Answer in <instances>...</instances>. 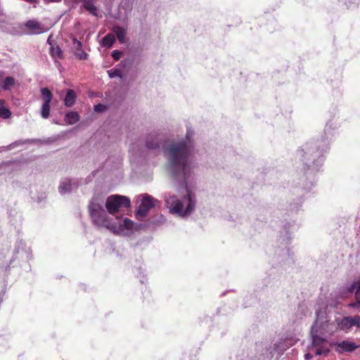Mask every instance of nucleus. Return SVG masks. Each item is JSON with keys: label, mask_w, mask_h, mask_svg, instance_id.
<instances>
[{"label": "nucleus", "mask_w": 360, "mask_h": 360, "mask_svg": "<svg viewBox=\"0 0 360 360\" xmlns=\"http://www.w3.org/2000/svg\"><path fill=\"white\" fill-rule=\"evenodd\" d=\"M193 131L187 130L184 138L174 141L163 146V152L168 160V169L174 179L182 184L176 193H168L165 195L167 207L171 214L181 217L190 215L195 208L196 196L187 184L193 171L191 152L193 144Z\"/></svg>", "instance_id": "1"}, {"label": "nucleus", "mask_w": 360, "mask_h": 360, "mask_svg": "<svg viewBox=\"0 0 360 360\" xmlns=\"http://www.w3.org/2000/svg\"><path fill=\"white\" fill-rule=\"evenodd\" d=\"M316 317L311 327V344L308 346L304 359L309 360L314 356L326 355L329 352V338L336 332L334 320L325 310H316Z\"/></svg>", "instance_id": "2"}, {"label": "nucleus", "mask_w": 360, "mask_h": 360, "mask_svg": "<svg viewBox=\"0 0 360 360\" xmlns=\"http://www.w3.org/2000/svg\"><path fill=\"white\" fill-rule=\"evenodd\" d=\"M103 204L104 200L100 196H94L91 200L89 212L94 224L118 234L127 236L131 233L134 229V222L128 218H109L103 208Z\"/></svg>", "instance_id": "3"}, {"label": "nucleus", "mask_w": 360, "mask_h": 360, "mask_svg": "<svg viewBox=\"0 0 360 360\" xmlns=\"http://www.w3.org/2000/svg\"><path fill=\"white\" fill-rule=\"evenodd\" d=\"M326 139H314L306 142L297 151V157L306 167L316 171L323 162V153L328 149Z\"/></svg>", "instance_id": "4"}, {"label": "nucleus", "mask_w": 360, "mask_h": 360, "mask_svg": "<svg viewBox=\"0 0 360 360\" xmlns=\"http://www.w3.org/2000/svg\"><path fill=\"white\" fill-rule=\"evenodd\" d=\"M32 250L22 240H18L12 250L3 249L0 252V267L7 269L15 261H28Z\"/></svg>", "instance_id": "5"}, {"label": "nucleus", "mask_w": 360, "mask_h": 360, "mask_svg": "<svg viewBox=\"0 0 360 360\" xmlns=\"http://www.w3.org/2000/svg\"><path fill=\"white\" fill-rule=\"evenodd\" d=\"M138 209L136 212V218L141 220L146 217L148 211L160 204V202L151 195L144 193L140 195L137 198Z\"/></svg>", "instance_id": "6"}, {"label": "nucleus", "mask_w": 360, "mask_h": 360, "mask_svg": "<svg viewBox=\"0 0 360 360\" xmlns=\"http://www.w3.org/2000/svg\"><path fill=\"white\" fill-rule=\"evenodd\" d=\"M130 203V200L127 197L113 195L107 198L105 207L110 214H114L121 207H129Z\"/></svg>", "instance_id": "7"}, {"label": "nucleus", "mask_w": 360, "mask_h": 360, "mask_svg": "<svg viewBox=\"0 0 360 360\" xmlns=\"http://www.w3.org/2000/svg\"><path fill=\"white\" fill-rule=\"evenodd\" d=\"M297 342V339L292 336L281 338L274 345V352L277 356H281L286 349Z\"/></svg>", "instance_id": "8"}, {"label": "nucleus", "mask_w": 360, "mask_h": 360, "mask_svg": "<svg viewBox=\"0 0 360 360\" xmlns=\"http://www.w3.org/2000/svg\"><path fill=\"white\" fill-rule=\"evenodd\" d=\"M25 27L30 34H39L46 32L49 27L36 20H27L25 24Z\"/></svg>", "instance_id": "9"}, {"label": "nucleus", "mask_w": 360, "mask_h": 360, "mask_svg": "<svg viewBox=\"0 0 360 360\" xmlns=\"http://www.w3.org/2000/svg\"><path fill=\"white\" fill-rule=\"evenodd\" d=\"M335 349L338 353L352 352L357 349L359 345L350 340H345L334 343Z\"/></svg>", "instance_id": "10"}, {"label": "nucleus", "mask_w": 360, "mask_h": 360, "mask_svg": "<svg viewBox=\"0 0 360 360\" xmlns=\"http://www.w3.org/2000/svg\"><path fill=\"white\" fill-rule=\"evenodd\" d=\"M78 186L77 182L75 179L63 178L60 180L58 186V191L61 195L70 193L72 190Z\"/></svg>", "instance_id": "11"}, {"label": "nucleus", "mask_w": 360, "mask_h": 360, "mask_svg": "<svg viewBox=\"0 0 360 360\" xmlns=\"http://www.w3.org/2000/svg\"><path fill=\"white\" fill-rule=\"evenodd\" d=\"M334 324L336 328V331L340 330L345 333H349L352 330L347 316H345L343 318L335 317L334 319Z\"/></svg>", "instance_id": "12"}, {"label": "nucleus", "mask_w": 360, "mask_h": 360, "mask_svg": "<svg viewBox=\"0 0 360 360\" xmlns=\"http://www.w3.org/2000/svg\"><path fill=\"white\" fill-rule=\"evenodd\" d=\"M354 290H356L355 296L356 302L350 303L349 304V307L352 308L360 307V280L354 282L348 289L349 292H353Z\"/></svg>", "instance_id": "13"}, {"label": "nucleus", "mask_w": 360, "mask_h": 360, "mask_svg": "<svg viewBox=\"0 0 360 360\" xmlns=\"http://www.w3.org/2000/svg\"><path fill=\"white\" fill-rule=\"evenodd\" d=\"M162 138L159 135H150L146 141V147L148 149L155 150L160 148Z\"/></svg>", "instance_id": "14"}, {"label": "nucleus", "mask_w": 360, "mask_h": 360, "mask_svg": "<svg viewBox=\"0 0 360 360\" xmlns=\"http://www.w3.org/2000/svg\"><path fill=\"white\" fill-rule=\"evenodd\" d=\"M76 2H82L84 8L91 15L98 16L97 7L95 6L96 0H74Z\"/></svg>", "instance_id": "15"}, {"label": "nucleus", "mask_w": 360, "mask_h": 360, "mask_svg": "<svg viewBox=\"0 0 360 360\" xmlns=\"http://www.w3.org/2000/svg\"><path fill=\"white\" fill-rule=\"evenodd\" d=\"M114 34L116 35L118 41L124 44L125 43L126 30L120 26H114L112 28Z\"/></svg>", "instance_id": "16"}, {"label": "nucleus", "mask_w": 360, "mask_h": 360, "mask_svg": "<svg viewBox=\"0 0 360 360\" xmlns=\"http://www.w3.org/2000/svg\"><path fill=\"white\" fill-rule=\"evenodd\" d=\"M75 92L72 89L68 90L65 98L64 99V105L66 107H72L75 104Z\"/></svg>", "instance_id": "17"}, {"label": "nucleus", "mask_w": 360, "mask_h": 360, "mask_svg": "<svg viewBox=\"0 0 360 360\" xmlns=\"http://www.w3.org/2000/svg\"><path fill=\"white\" fill-rule=\"evenodd\" d=\"M15 81L13 77H6L4 80L0 82V86L6 90H10L15 86Z\"/></svg>", "instance_id": "18"}, {"label": "nucleus", "mask_w": 360, "mask_h": 360, "mask_svg": "<svg viewBox=\"0 0 360 360\" xmlns=\"http://www.w3.org/2000/svg\"><path fill=\"white\" fill-rule=\"evenodd\" d=\"M79 120V115L77 112H69L65 116V121L68 124H74Z\"/></svg>", "instance_id": "19"}, {"label": "nucleus", "mask_w": 360, "mask_h": 360, "mask_svg": "<svg viewBox=\"0 0 360 360\" xmlns=\"http://www.w3.org/2000/svg\"><path fill=\"white\" fill-rule=\"evenodd\" d=\"M43 104H51L53 98V94L48 88H42L41 89Z\"/></svg>", "instance_id": "20"}, {"label": "nucleus", "mask_w": 360, "mask_h": 360, "mask_svg": "<svg viewBox=\"0 0 360 360\" xmlns=\"http://www.w3.org/2000/svg\"><path fill=\"white\" fill-rule=\"evenodd\" d=\"M115 41V35L112 33H109L103 38L101 41V46L105 48H110L112 46Z\"/></svg>", "instance_id": "21"}, {"label": "nucleus", "mask_w": 360, "mask_h": 360, "mask_svg": "<svg viewBox=\"0 0 360 360\" xmlns=\"http://www.w3.org/2000/svg\"><path fill=\"white\" fill-rule=\"evenodd\" d=\"M347 319L349 322V325L351 326L352 330L354 328H356L357 329L360 328V316H347Z\"/></svg>", "instance_id": "22"}, {"label": "nucleus", "mask_w": 360, "mask_h": 360, "mask_svg": "<svg viewBox=\"0 0 360 360\" xmlns=\"http://www.w3.org/2000/svg\"><path fill=\"white\" fill-rule=\"evenodd\" d=\"M41 116L47 119L50 116V104H43L41 108Z\"/></svg>", "instance_id": "23"}, {"label": "nucleus", "mask_w": 360, "mask_h": 360, "mask_svg": "<svg viewBox=\"0 0 360 360\" xmlns=\"http://www.w3.org/2000/svg\"><path fill=\"white\" fill-rule=\"evenodd\" d=\"M50 52L52 57L55 59L60 58L63 56L62 50L59 46L51 47Z\"/></svg>", "instance_id": "24"}, {"label": "nucleus", "mask_w": 360, "mask_h": 360, "mask_svg": "<svg viewBox=\"0 0 360 360\" xmlns=\"http://www.w3.org/2000/svg\"><path fill=\"white\" fill-rule=\"evenodd\" d=\"M11 116V112L4 105L0 106V117L3 119H8Z\"/></svg>", "instance_id": "25"}, {"label": "nucleus", "mask_w": 360, "mask_h": 360, "mask_svg": "<svg viewBox=\"0 0 360 360\" xmlns=\"http://www.w3.org/2000/svg\"><path fill=\"white\" fill-rule=\"evenodd\" d=\"M108 73L110 78L122 77V71L119 69H111L108 71Z\"/></svg>", "instance_id": "26"}, {"label": "nucleus", "mask_w": 360, "mask_h": 360, "mask_svg": "<svg viewBox=\"0 0 360 360\" xmlns=\"http://www.w3.org/2000/svg\"><path fill=\"white\" fill-rule=\"evenodd\" d=\"M82 47V44L80 41L77 40V39L74 38L72 40V49L75 52L77 51H81Z\"/></svg>", "instance_id": "27"}, {"label": "nucleus", "mask_w": 360, "mask_h": 360, "mask_svg": "<svg viewBox=\"0 0 360 360\" xmlns=\"http://www.w3.org/2000/svg\"><path fill=\"white\" fill-rule=\"evenodd\" d=\"M75 54L79 60H86L88 57V54L84 51H83L82 49L81 51L75 52Z\"/></svg>", "instance_id": "28"}, {"label": "nucleus", "mask_w": 360, "mask_h": 360, "mask_svg": "<svg viewBox=\"0 0 360 360\" xmlns=\"http://www.w3.org/2000/svg\"><path fill=\"white\" fill-rule=\"evenodd\" d=\"M105 109V106L103 104H97L94 106V110L97 112H103Z\"/></svg>", "instance_id": "29"}, {"label": "nucleus", "mask_w": 360, "mask_h": 360, "mask_svg": "<svg viewBox=\"0 0 360 360\" xmlns=\"http://www.w3.org/2000/svg\"><path fill=\"white\" fill-rule=\"evenodd\" d=\"M120 56H121V52L117 51V50H115L112 52V57L115 60H117L120 58Z\"/></svg>", "instance_id": "30"}, {"label": "nucleus", "mask_w": 360, "mask_h": 360, "mask_svg": "<svg viewBox=\"0 0 360 360\" xmlns=\"http://www.w3.org/2000/svg\"><path fill=\"white\" fill-rule=\"evenodd\" d=\"M44 1L47 3H49V2L58 3V2H60L62 0H44Z\"/></svg>", "instance_id": "31"}, {"label": "nucleus", "mask_w": 360, "mask_h": 360, "mask_svg": "<svg viewBox=\"0 0 360 360\" xmlns=\"http://www.w3.org/2000/svg\"><path fill=\"white\" fill-rule=\"evenodd\" d=\"M18 143L15 142V143H13L11 145L8 146L7 148H8V149H11V148H13L15 146H18Z\"/></svg>", "instance_id": "32"}, {"label": "nucleus", "mask_w": 360, "mask_h": 360, "mask_svg": "<svg viewBox=\"0 0 360 360\" xmlns=\"http://www.w3.org/2000/svg\"><path fill=\"white\" fill-rule=\"evenodd\" d=\"M4 103H5V101H4V100H3V99H0V106H1V105H4Z\"/></svg>", "instance_id": "33"}, {"label": "nucleus", "mask_w": 360, "mask_h": 360, "mask_svg": "<svg viewBox=\"0 0 360 360\" xmlns=\"http://www.w3.org/2000/svg\"><path fill=\"white\" fill-rule=\"evenodd\" d=\"M129 152H130L131 153H133V152H134V148H133V147H131V148H130Z\"/></svg>", "instance_id": "34"}]
</instances>
